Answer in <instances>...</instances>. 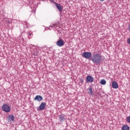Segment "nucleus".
<instances>
[{"label": "nucleus", "mask_w": 130, "mask_h": 130, "mask_svg": "<svg viewBox=\"0 0 130 130\" xmlns=\"http://www.w3.org/2000/svg\"><path fill=\"white\" fill-rule=\"evenodd\" d=\"M91 60L93 63L99 64L102 61V55L101 53H95L91 57Z\"/></svg>", "instance_id": "f257e3e1"}, {"label": "nucleus", "mask_w": 130, "mask_h": 130, "mask_svg": "<svg viewBox=\"0 0 130 130\" xmlns=\"http://www.w3.org/2000/svg\"><path fill=\"white\" fill-rule=\"evenodd\" d=\"M2 109L3 111H4V112H6L7 113L11 111V107L8 104H4L2 106Z\"/></svg>", "instance_id": "f03ea898"}, {"label": "nucleus", "mask_w": 130, "mask_h": 130, "mask_svg": "<svg viewBox=\"0 0 130 130\" xmlns=\"http://www.w3.org/2000/svg\"><path fill=\"white\" fill-rule=\"evenodd\" d=\"M92 56V53L90 52H84L82 54V57L86 58V59H89Z\"/></svg>", "instance_id": "7ed1b4c3"}, {"label": "nucleus", "mask_w": 130, "mask_h": 130, "mask_svg": "<svg viewBox=\"0 0 130 130\" xmlns=\"http://www.w3.org/2000/svg\"><path fill=\"white\" fill-rule=\"evenodd\" d=\"M56 45L59 46V47H61V46H63V45H64V42L62 40H58L56 42Z\"/></svg>", "instance_id": "20e7f679"}, {"label": "nucleus", "mask_w": 130, "mask_h": 130, "mask_svg": "<svg viewBox=\"0 0 130 130\" xmlns=\"http://www.w3.org/2000/svg\"><path fill=\"white\" fill-rule=\"evenodd\" d=\"M54 4L55 5L58 11H59L60 12H62V9H63V8L61 6V5L58 3H56V2H54Z\"/></svg>", "instance_id": "39448f33"}, {"label": "nucleus", "mask_w": 130, "mask_h": 130, "mask_svg": "<svg viewBox=\"0 0 130 130\" xmlns=\"http://www.w3.org/2000/svg\"><path fill=\"white\" fill-rule=\"evenodd\" d=\"M86 81L87 82H89L90 83H93V82H94V78L93 76L88 75L86 77Z\"/></svg>", "instance_id": "423d86ee"}, {"label": "nucleus", "mask_w": 130, "mask_h": 130, "mask_svg": "<svg viewBox=\"0 0 130 130\" xmlns=\"http://www.w3.org/2000/svg\"><path fill=\"white\" fill-rule=\"evenodd\" d=\"M112 86L114 89H117L118 88V84L116 81H113L112 83Z\"/></svg>", "instance_id": "0eeeda50"}, {"label": "nucleus", "mask_w": 130, "mask_h": 130, "mask_svg": "<svg viewBox=\"0 0 130 130\" xmlns=\"http://www.w3.org/2000/svg\"><path fill=\"white\" fill-rule=\"evenodd\" d=\"M8 121H14L15 119V116L13 115H9L8 116Z\"/></svg>", "instance_id": "6e6552de"}, {"label": "nucleus", "mask_w": 130, "mask_h": 130, "mask_svg": "<svg viewBox=\"0 0 130 130\" xmlns=\"http://www.w3.org/2000/svg\"><path fill=\"white\" fill-rule=\"evenodd\" d=\"M46 107V104L44 102H43L40 105L39 108L40 110H44V109H45Z\"/></svg>", "instance_id": "1a4fd4ad"}, {"label": "nucleus", "mask_w": 130, "mask_h": 130, "mask_svg": "<svg viewBox=\"0 0 130 130\" xmlns=\"http://www.w3.org/2000/svg\"><path fill=\"white\" fill-rule=\"evenodd\" d=\"M43 99V98L41 95H37L35 99V101H42V100Z\"/></svg>", "instance_id": "9d476101"}, {"label": "nucleus", "mask_w": 130, "mask_h": 130, "mask_svg": "<svg viewBox=\"0 0 130 130\" xmlns=\"http://www.w3.org/2000/svg\"><path fill=\"white\" fill-rule=\"evenodd\" d=\"M64 119H66V118H64V116H63V115L61 114L59 116V121H61V122H62V121H64Z\"/></svg>", "instance_id": "9b49d317"}, {"label": "nucleus", "mask_w": 130, "mask_h": 130, "mask_svg": "<svg viewBox=\"0 0 130 130\" xmlns=\"http://www.w3.org/2000/svg\"><path fill=\"white\" fill-rule=\"evenodd\" d=\"M88 90V94H90L91 95H93V89H92V87L89 86V87L87 89Z\"/></svg>", "instance_id": "f8f14e48"}, {"label": "nucleus", "mask_w": 130, "mask_h": 130, "mask_svg": "<svg viewBox=\"0 0 130 130\" xmlns=\"http://www.w3.org/2000/svg\"><path fill=\"white\" fill-rule=\"evenodd\" d=\"M122 130H129V126L127 125H124L122 127Z\"/></svg>", "instance_id": "ddd939ff"}, {"label": "nucleus", "mask_w": 130, "mask_h": 130, "mask_svg": "<svg viewBox=\"0 0 130 130\" xmlns=\"http://www.w3.org/2000/svg\"><path fill=\"white\" fill-rule=\"evenodd\" d=\"M100 84H101V85H105L106 84V81L104 79H102L100 81Z\"/></svg>", "instance_id": "4468645a"}, {"label": "nucleus", "mask_w": 130, "mask_h": 130, "mask_svg": "<svg viewBox=\"0 0 130 130\" xmlns=\"http://www.w3.org/2000/svg\"><path fill=\"white\" fill-rule=\"evenodd\" d=\"M126 122L130 123V116H128L126 118Z\"/></svg>", "instance_id": "2eb2a0df"}, {"label": "nucleus", "mask_w": 130, "mask_h": 130, "mask_svg": "<svg viewBox=\"0 0 130 130\" xmlns=\"http://www.w3.org/2000/svg\"><path fill=\"white\" fill-rule=\"evenodd\" d=\"M38 54H39V52H38V51H37L34 53L35 55H38Z\"/></svg>", "instance_id": "dca6fc26"}, {"label": "nucleus", "mask_w": 130, "mask_h": 130, "mask_svg": "<svg viewBox=\"0 0 130 130\" xmlns=\"http://www.w3.org/2000/svg\"><path fill=\"white\" fill-rule=\"evenodd\" d=\"M127 43H128V44H129V45H130V38H129V39H127Z\"/></svg>", "instance_id": "f3484780"}, {"label": "nucleus", "mask_w": 130, "mask_h": 130, "mask_svg": "<svg viewBox=\"0 0 130 130\" xmlns=\"http://www.w3.org/2000/svg\"><path fill=\"white\" fill-rule=\"evenodd\" d=\"M55 24H53L52 25L50 26V27H51L52 28H54V27H55Z\"/></svg>", "instance_id": "a211bd4d"}, {"label": "nucleus", "mask_w": 130, "mask_h": 130, "mask_svg": "<svg viewBox=\"0 0 130 130\" xmlns=\"http://www.w3.org/2000/svg\"><path fill=\"white\" fill-rule=\"evenodd\" d=\"M28 34H29L28 38H31V37H30V36H31V34L30 33V32H28Z\"/></svg>", "instance_id": "6ab92c4d"}, {"label": "nucleus", "mask_w": 130, "mask_h": 130, "mask_svg": "<svg viewBox=\"0 0 130 130\" xmlns=\"http://www.w3.org/2000/svg\"><path fill=\"white\" fill-rule=\"evenodd\" d=\"M128 30L129 31H130V24H129V26H128Z\"/></svg>", "instance_id": "aec40b11"}, {"label": "nucleus", "mask_w": 130, "mask_h": 130, "mask_svg": "<svg viewBox=\"0 0 130 130\" xmlns=\"http://www.w3.org/2000/svg\"><path fill=\"white\" fill-rule=\"evenodd\" d=\"M100 2H104L105 0H100Z\"/></svg>", "instance_id": "412c9836"}, {"label": "nucleus", "mask_w": 130, "mask_h": 130, "mask_svg": "<svg viewBox=\"0 0 130 130\" xmlns=\"http://www.w3.org/2000/svg\"><path fill=\"white\" fill-rule=\"evenodd\" d=\"M86 83H88V82L86 81Z\"/></svg>", "instance_id": "4be33fe9"}]
</instances>
